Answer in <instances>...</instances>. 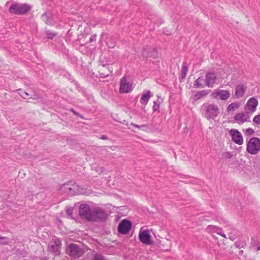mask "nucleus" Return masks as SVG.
<instances>
[{
	"mask_svg": "<svg viewBox=\"0 0 260 260\" xmlns=\"http://www.w3.org/2000/svg\"><path fill=\"white\" fill-rule=\"evenodd\" d=\"M61 246V241L56 237H54V238H53L52 241H51L49 248L50 251L55 255H59Z\"/></svg>",
	"mask_w": 260,
	"mask_h": 260,
	"instance_id": "12",
	"label": "nucleus"
},
{
	"mask_svg": "<svg viewBox=\"0 0 260 260\" xmlns=\"http://www.w3.org/2000/svg\"><path fill=\"white\" fill-rule=\"evenodd\" d=\"M211 90H202L198 91L192 97L194 101H197L206 96L210 92Z\"/></svg>",
	"mask_w": 260,
	"mask_h": 260,
	"instance_id": "17",
	"label": "nucleus"
},
{
	"mask_svg": "<svg viewBox=\"0 0 260 260\" xmlns=\"http://www.w3.org/2000/svg\"><path fill=\"white\" fill-rule=\"evenodd\" d=\"M159 104H157V102L156 101L154 102V105L153 106L152 109L153 112L158 111L159 110Z\"/></svg>",
	"mask_w": 260,
	"mask_h": 260,
	"instance_id": "29",
	"label": "nucleus"
},
{
	"mask_svg": "<svg viewBox=\"0 0 260 260\" xmlns=\"http://www.w3.org/2000/svg\"><path fill=\"white\" fill-rule=\"evenodd\" d=\"M157 49L150 46H146L143 48L142 54L145 57L155 58L156 56Z\"/></svg>",
	"mask_w": 260,
	"mask_h": 260,
	"instance_id": "14",
	"label": "nucleus"
},
{
	"mask_svg": "<svg viewBox=\"0 0 260 260\" xmlns=\"http://www.w3.org/2000/svg\"><path fill=\"white\" fill-rule=\"evenodd\" d=\"M67 213L69 215H71L72 213V211L71 209H68L67 210Z\"/></svg>",
	"mask_w": 260,
	"mask_h": 260,
	"instance_id": "38",
	"label": "nucleus"
},
{
	"mask_svg": "<svg viewBox=\"0 0 260 260\" xmlns=\"http://www.w3.org/2000/svg\"><path fill=\"white\" fill-rule=\"evenodd\" d=\"M95 36H91V37L90 38L89 42L94 41L95 40Z\"/></svg>",
	"mask_w": 260,
	"mask_h": 260,
	"instance_id": "37",
	"label": "nucleus"
},
{
	"mask_svg": "<svg viewBox=\"0 0 260 260\" xmlns=\"http://www.w3.org/2000/svg\"><path fill=\"white\" fill-rule=\"evenodd\" d=\"M203 80V77L202 76L197 78L193 83V87L196 88H203L204 86L202 84V81Z\"/></svg>",
	"mask_w": 260,
	"mask_h": 260,
	"instance_id": "20",
	"label": "nucleus"
},
{
	"mask_svg": "<svg viewBox=\"0 0 260 260\" xmlns=\"http://www.w3.org/2000/svg\"><path fill=\"white\" fill-rule=\"evenodd\" d=\"M224 156L226 158H231L233 157V154L230 152H226L224 154Z\"/></svg>",
	"mask_w": 260,
	"mask_h": 260,
	"instance_id": "34",
	"label": "nucleus"
},
{
	"mask_svg": "<svg viewBox=\"0 0 260 260\" xmlns=\"http://www.w3.org/2000/svg\"><path fill=\"white\" fill-rule=\"evenodd\" d=\"M239 107V104L236 103H233L230 104L227 108V111L228 112H231L234 111L235 109L238 108Z\"/></svg>",
	"mask_w": 260,
	"mask_h": 260,
	"instance_id": "23",
	"label": "nucleus"
},
{
	"mask_svg": "<svg viewBox=\"0 0 260 260\" xmlns=\"http://www.w3.org/2000/svg\"><path fill=\"white\" fill-rule=\"evenodd\" d=\"M19 91V94H20V95L23 99H26L28 98V96L29 95V94L27 92L23 91V90H22L21 89H19L18 90Z\"/></svg>",
	"mask_w": 260,
	"mask_h": 260,
	"instance_id": "25",
	"label": "nucleus"
},
{
	"mask_svg": "<svg viewBox=\"0 0 260 260\" xmlns=\"http://www.w3.org/2000/svg\"><path fill=\"white\" fill-rule=\"evenodd\" d=\"M5 239V237H2V236L0 237V240H2V239Z\"/></svg>",
	"mask_w": 260,
	"mask_h": 260,
	"instance_id": "40",
	"label": "nucleus"
},
{
	"mask_svg": "<svg viewBox=\"0 0 260 260\" xmlns=\"http://www.w3.org/2000/svg\"><path fill=\"white\" fill-rule=\"evenodd\" d=\"M131 125H133L134 126H135V127L136 128H142L144 127H147V124H142V125H139L138 124H136L135 123H131Z\"/></svg>",
	"mask_w": 260,
	"mask_h": 260,
	"instance_id": "33",
	"label": "nucleus"
},
{
	"mask_svg": "<svg viewBox=\"0 0 260 260\" xmlns=\"http://www.w3.org/2000/svg\"><path fill=\"white\" fill-rule=\"evenodd\" d=\"M139 238L142 243L146 245H150L152 243L151 240V236L148 230L140 231L139 234Z\"/></svg>",
	"mask_w": 260,
	"mask_h": 260,
	"instance_id": "13",
	"label": "nucleus"
},
{
	"mask_svg": "<svg viewBox=\"0 0 260 260\" xmlns=\"http://www.w3.org/2000/svg\"><path fill=\"white\" fill-rule=\"evenodd\" d=\"M229 134L234 143L238 145H242L243 143L242 134L237 129H231L229 131Z\"/></svg>",
	"mask_w": 260,
	"mask_h": 260,
	"instance_id": "11",
	"label": "nucleus"
},
{
	"mask_svg": "<svg viewBox=\"0 0 260 260\" xmlns=\"http://www.w3.org/2000/svg\"><path fill=\"white\" fill-rule=\"evenodd\" d=\"M257 250H260V247H257Z\"/></svg>",
	"mask_w": 260,
	"mask_h": 260,
	"instance_id": "41",
	"label": "nucleus"
},
{
	"mask_svg": "<svg viewBox=\"0 0 260 260\" xmlns=\"http://www.w3.org/2000/svg\"><path fill=\"white\" fill-rule=\"evenodd\" d=\"M253 121L257 124H260V114L256 115L254 117Z\"/></svg>",
	"mask_w": 260,
	"mask_h": 260,
	"instance_id": "30",
	"label": "nucleus"
},
{
	"mask_svg": "<svg viewBox=\"0 0 260 260\" xmlns=\"http://www.w3.org/2000/svg\"><path fill=\"white\" fill-rule=\"evenodd\" d=\"M258 105V101L255 98H251L247 101L245 107L247 109L253 112L255 111L256 108Z\"/></svg>",
	"mask_w": 260,
	"mask_h": 260,
	"instance_id": "16",
	"label": "nucleus"
},
{
	"mask_svg": "<svg viewBox=\"0 0 260 260\" xmlns=\"http://www.w3.org/2000/svg\"><path fill=\"white\" fill-rule=\"evenodd\" d=\"M214 229L215 231L219 235H221L223 237L225 238V235L222 232V230L216 226H212Z\"/></svg>",
	"mask_w": 260,
	"mask_h": 260,
	"instance_id": "27",
	"label": "nucleus"
},
{
	"mask_svg": "<svg viewBox=\"0 0 260 260\" xmlns=\"http://www.w3.org/2000/svg\"><path fill=\"white\" fill-rule=\"evenodd\" d=\"M217 80V76L216 73L214 72H209L206 74L205 82L206 85L208 87L212 88L216 83Z\"/></svg>",
	"mask_w": 260,
	"mask_h": 260,
	"instance_id": "7",
	"label": "nucleus"
},
{
	"mask_svg": "<svg viewBox=\"0 0 260 260\" xmlns=\"http://www.w3.org/2000/svg\"><path fill=\"white\" fill-rule=\"evenodd\" d=\"M46 35L48 39H52L55 36H56L57 34L49 30L46 31Z\"/></svg>",
	"mask_w": 260,
	"mask_h": 260,
	"instance_id": "24",
	"label": "nucleus"
},
{
	"mask_svg": "<svg viewBox=\"0 0 260 260\" xmlns=\"http://www.w3.org/2000/svg\"><path fill=\"white\" fill-rule=\"evenodd\" d=\"M39 260H47V259L46 258L42 257V258H40L39 259Z\"/></svg>",
	"mask_w": 260,
	"mask_h": 260,
	"instance_id": "39",
	"label": "nucleus"
},
{
	"mask_svg": "<svg viewBox=\"0 0 260 260\" xmlns=\"http://www.w3.org/2000/svg\"><path fill=\"white\" fill-rule=\"evenodd\" d=\"M254 133V130L251 128H248L245 130V134L246 135H251Z\"/></svg>",
	"mask_w": 260,
	"mask_h": 260,
	"instance_id": "31",
	"label": "nucleus"
},
{
	"mask_svg": "<svg viewBox=\"0 0 260 260\" xmlns=\"http://www.w3.org/2000/svg\"><path fill=\"white\" fill-rule=\"evenodd\" d=\"M70 111H71L74 115H75L79 117H82L80 114L76 112L73 109H71Z\"/></svg>",
	"mask_w": 260,
	"mask_h": 260,
	"instance_id": "35",
	"label": "nucleus"
},
{
	"mask_svg": "<svg viewBox=\"0 0 260 260\" xmlns=\"http://www.w3.org/2000/svg\"><path fill=\"white\" fill-rule=\"evenodd\" d=\"M31 9V6L26 4H13L11 5L9 11L13 14L22 15L26 13Z\"/></svg>",
	"mask_w": 260,
	"mask_h": 260,
	"instance_id": "3",
	"label": "nucleus"
},
{
	"mask_svg": "<svg viewBox=\"0 0 260 260\" xmlns=\"http://www.w3.org/2000/svg\"><path fill=\"white\" fill-rule=\"evenodd\" d=\"M41 18L45 21L47 25H52V19L49 17L46 13H44L41 15Z\"/></svg>",
	"mask_w": 260,
	"mask_h": 260,
	"instance_id": "22",
	"label": "nucleus"
},
{
	"mask_svg": "<svg viewBox=\"0 0 260 260\" xmlns=\"http://www.w3.org/2000/svg\"><path fill=\"white\" fill-rule=\"evenodd\" d=\"M201 111L208 120H214L220 114V109L215 104H210L208 102L204 103L201 107Z\"/></svg>",
	"mask_w": 260,
	"mask_h": 260,
	"instance_id": "2",
	"label": "nucleus"
},
{
	"mask_svg": "<svg viewBox=\"0 0 260 260\" xmlns=\"http://www.w3.org/2000/svg\"><path fill=\"white\" fill-rule=\"evenodd\" d=\"M246 90V88L243 84H240L237 85L235 88V96L237 99L242 97Z\"/></svg>",
	"mask_w": 260,
	"mask_h": 260,
	"instance_id": "18",
	"label": "nucleus"
},
{
	"mask_svg": "<svg viewBox=\"0 0 260 260\" xmlns=\"http://www.w3.org/2000/svg\"><path fill=\"white\" fill-rule=\"evenodd\" d=\"M78 185L74 182L71 184V182L64 184L61 187V189L63 190L66 193L70 196H73L78 193Z\"/></svg>",
	"mask_w": 260,
	"mask_h": 260,
	"instance_id": "6",
	"label": "nucleus"
},
{
	"mask_svg": "<svg viewBox=\"0 0 260 260\" xmlns=\"http://www.w3.org/2000/svg\"><path fill=\"white\" fill-rule=\"evenodd\" d=\"M92 260H105L104 257L101 254H95Z\"/></svg>",
	"mask_w": 260,
	"mask_h": 260,
	"instance_id": "28",
	"label": "nucleus"
},
{
	"mask_svg": "<svg viewBox=\"0 0 260 260\" xmlns=\"http://www.w3.org/2000/svg\"><path fill=\"white\" fill-rule=\"evenodd\" d=\"M132 90V84L127 81L125 77H123L120 82L119 92L121 93H129Z\"/></svg>",
	"mask_w": 260,
	"mask_h": 260,
	"instance_id": "10",
	"label": "nucleus"
},
{
	"mask_svg": "<svg viewBox=\"0 0 260 260\" xmlns=\"http://www.w3.org/2000/svg\"><path fill=\"white\" fill-rule=\"evenodd\" d=\"M67 253L71 256L79 257L82 254V250L78 245L71 243L68 247Z\"/></svg>",
	"mask_w": 260,
	"mask_h": 260,
	"instance_id": "8",
	"label": "nucleus"
},
{
	"mask_svg": "<svg viewBox=\"0 0 260 260\" xmlns=\"http://www.w3.org/2000/svg\"><path fill=\"white\" fill-rule=\"evenodd\" d=\"M79 214L81 218L88 221H105L108 217L106 211L99 207L91 209L87 204H82L79 206Z\"/></svg>",
	"mask_w": 260,
	"mask_h": 260,
	"instance_id": "1",
	"label": "nucleus"
},
{
	"mask_svg": "<svg viewBox=\"0 0 260 260\" xmlns=\"http://www.w3.org/2000/svg\"><path fill=\"white\" fill-rule=\"evenodd\" d=\"M235 245L239 248H243L246 246L245 242L243 241H238L235 243Z\"/></svg>",
	"mask_w": 260,
	"mask_h": 260,
	"instance_id": "26",
	"label": "nucleus"
},
{
	"mask_svg": "<svg viewBox=\"0 0 260 260\" xmlns=\"http://www.w3.org/2000/svg\"><path fill=\"white\" fill-rule=\"evenodd\" d=\"M181 79H184L188 72V66H187L186 62H184L182 66L181 69Z\"/></svg>",
	"mask_w": 260,
	"mask_h": 260,
	"instance_id": "21",
	"label": "nucleus"
},
{
	"mask_svg": "<svg viewBox=\"0 0 260 260\" xmlns=\"http://www.w3.org/2000/svg\"><path fill=\"white\" fill-rule=\"evenodd\" d=\"M132 228V222L127 220L123 219L118 224V233L122 234H127Z\"/></svg>",
	"mask_w": 260,
	"mask_h": 260,
	"instance_id": "9",
	"label": "nucleus"
},
{
	"mask_svg": "<svg viewBox=\"0 0 260 260\" xmlns=\"http://www.w3.org/2000/svg\"><path fill=\"white\" fill-rule=\"evenodd\" d=\"M247 151L251 154H256L260 150V139L257 137L251 138L247 144Z\"/></svg>",
	"mask_w": 260,
	"mask_h": 260,
	"instance_id": "4",
	"label": "nucleus"
},
{
	"mask_svg": "<svg viewBox=\"0 0 260 260\" xmlns=\"http://www.w3.org/2000/svg\"><path fill=\"white\" fill-rule=\"evenodd\" d=\"M152 96V94L150 90H148L145 93L143 94L141 98L140 102L142 104L146 105L150 98Z\"/></svg>",
	"mask_w": 260,
	"mask_h": 260,
	"instance_id": "19",
	"label": "nucleus"
},
{
	"mask_svg": "<svg viewBox=\"0 0 260 260\" xmlns=\"http://www.w3.org/2000/svg\"><path fill=\"white\" fill-rule=\"evenodd\" d=\"M243 252V250H241V251H240V253H242Z\"/></svg>",
	"mask_w": 260,
	"mask_h": 260,
	"instance_id": "42",
	"label": "nucleus"
},
{
	"mask_svg": "<svg viewBox=\"0 0 260 260\" xmlns=\"http://www.w3.org/2000/svg\"><path fill=\"white\" fill-rule=\"evenodd\" d=\"M250 116L248 113H238L234 117V120L236 122L241 124L245 122H249Z\"/></svg>",
	"mask_w": 260,
	"mask_h": 260,
	"instance_id": "15",
	"label": "nucleus"
},
{
	"mask_svg": "<svg viewBox=\"0 0 260 260\" xmlns=\"http://www.w3.org/2000/svg\"><path fill=\"white\" fill-rule=\"evenodd\" d=\"M100 138L102 140H107L108 139V137L106 136H105V135L101 136Z\"/></svg>",
	"mask_w": 260,
	"mask_h": 260,
	"instance_id": "36",
	"label": "nucleus"
},
{
	"mask_svg": "<svg viewBox=\"0 0 260 260\" xmlns=\"http://www.w3.org/2000/svg\"><path fill=\"white\" fill-rule=\"evenodd\" d=\"M109 73L107 74H105L104 73H100V77L101 78H106L109 76V74L112 72L110 69L108 70Z\"/></svg>",
	"mask_w": 260,
	"mask_h": 260,
	"instance_id": "32",
	"label": "nucleus"
},
{
	"mask_svg": "<svg viewBox=\"0 0 260 260\" xmlns=\"http://www.w3.org/2000/svg\"><path fill=\"white\" fill-rule=\"evenodd\" d=\"M230 95L228 90L217 88L212 92L211 96L212 99L225 101L230 98Z\"/></svg>",
	"mask_w": 260,
	"mask_h": 260,
	"instance_id": "5",
	"label": "nucleus"
}]
</instances>
